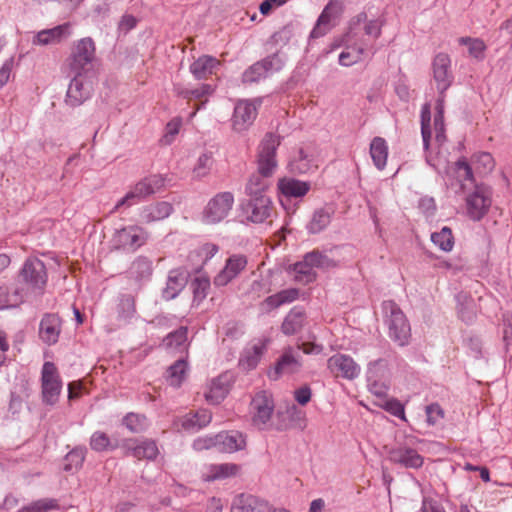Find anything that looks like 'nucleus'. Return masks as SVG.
<instances>
[{"label":"nucleus","mask_w":512,"mask_h":512,"mask_svg":"<svg viewBox=\"0 0 512 512\" xmlns=\"http://www.w3.org/2000/svg\"><path fill=\"white\" fill-rule=\"evenodd\" d=\"M421 135L427 164L438 172H447V150L444 149L447 138L445 134L444 105L442 98L437 100L436 113L433 120V128L431 125L430 105L425 104L422 106Z\"/></svg>","instance_id":"f257e3e1"},{"label":"nucleus","mask_w":512,"mask_h":512,"mask_svg":"<svg viewBox=\"0 0 512 512\" xmlns=\"http://www.w3.org/2000/svg\"><path fill=\"white\" fill-rule=\"evenodd\" d=\"M337 263L325 253L313 250L306 253L303 259L291 267L295 281L309 284L316 279V269L327 270L336 267Z\"/></svg>","instance_id":"f03ea898"},{"label":"nucleus","mask_w":512,"mask_h":512,"mask_svg":"<svg viewBox=\"0 0 512 512\" xmlns=\"http://www.w3.org/2000/svg\"><path fill=\"white\" fill-rule=\"evenodd\" d=\"M382 310L389 337L399 346L408 345L411 327L403 311L393 301H384Z\"/></svg>","instance_id":"7ed1b4c3"},{"label":"nucleus","mask_w":512,"mask_h":512,"mask_svg":"<svg viewBox=\"0 0 512 512\" xmlns=\"http://www.w3.org/2000/svg\"><path fill=\"white\" fill-rule=\"evenodd\" d=\"M164 185L165 178L162 175L155 174L143 178L118 200L112 212L118 211L122 207L128 208L138 204L146 197L159 192Z\"/></svg>","instance_id":"20e7f679"},{"label":"nucleus","mask_w":512,"mask_h":512,"mask_svg":"<svg viewBox=\"0 0 512 512\" xmlns=\"http://www.w3.org/2000/svg\"><path fill=\"white\" fill-rule=\"evenodd\" d=\"M492 205V190L490 187L479 184L466 194L465 214L472 221L482 220Z\"/></svg>","instance_id":"39448f33"},{"label":"nucleus","mask_w":512,"mask_h":512,"mask_svg":"<svg viewBox=\"0 0 512 512\" xmlns=\"http://www.w3.org/2000/svg\"><path fill=\"white\" fill-rule=\"evenodd\" d=\"M274 408V399L270 392L264 390L257 392L252 398L250 406L253 426L259 430L271 428Z\"/></svg>","instance_id":"423d86ee"},{"label":"nucleus","mask_w":512,"mask_h":512,"mask_svg":"<svg viewBox=\"0 0 512 512\" xmlns=\"http://www.w3.org/2000/svg\"><path fill=\"white\" fill-rule=\"evenodd\" d=\"M148 239L146 230L138 225H129L114 232L111 245L114 249L135 252Z\"/></svg>","instance_id":"0eeeda50"},{"label":"nucleus","mask_w":512,"mask_h":512,"mask_svg":"<svg viewBox=\"0 0 512 512\" xmlns=\"http://www.w3.org/2000/svg\"><path fill=\"white\" fill-rule=\"evenodd\" d=\"M63 383L53 362H45L41 370L42 401L46 405H55L61 394Z\"/></svg>","instance_id":"6e6552de"},{"label":"nucleus","mask_w":512,"mask_h":512,"mask_svg":"<svg viewBox=\"0 0 512 512\" xmlns=\"http://www.w3.org/2000/svg\"><path fill=\"white\" fill-rule=\"evenodd\" d=\"M234 205L231 192H220L211 198L204 207L201 221L205 224H217L223 221Z\"/></svg>","instance_id":"1a4fd4ad"},{"label":"nucleus","mask_w":512,"mask_h":512,"mask_svg":"<svg viewBox=\"0 0 512 512\" xmlns=\"http://www.w3.org/2000/svg\"><path fill=\"white\" fill-rule=\"evenodd\" d=\"M95 46L91 38L81 39L68 60V70L72 73H92Z\"/></svg>","instance_id":"9d476101"},{"label":"nucleus","mask_w":512,"mask_h":512,"mask_svg":"<svg viewBox=\"0 0 512 512\" xmlns=\"http://www.w3.org/2000/svg\"><path fill=\"white\" fill-rule=\"evenodd\" d=\"M280 145V137L273 133L265 135L259 145L258 172L272 176L277 167L276 150Z\"/></svg>","instance_id":"9b49d317"},{"label":"nucleus","mask_w":512,"mask_h":512,"mask_svg":"<svg viewBox=\"0 0 512 512\" xmlns=\"http://www.w3.org/2000/svg\"><path fill=\"white\" fill-rule=\"evenodd\" d=\"M23 282L34 293H41L47 283V271L44 263L38 258H28L20 271Z\"/></svg>","instance_id":"f8f14e48"},{"label":"nucleus","mask_w":512,"mask_h":512,"mask_svg":"<svg viewBox=\"0 0 512 512\" xmlns=\"http://www.w3.org/2000/svg\"><path fill=\"white\" fill-rule=\"evenodd\" d=\"M68 76L72 79L67 89L65 102L72 107H76L91 96L92 82L90 81V74H77L68 71Z\"/></svg>","instance_id":"ddd939ff"},{"label":"nucleus","mask_w":512,"mask_h":512,"mask_svg":"<svg viewBox=\"0 0 512 512\" xmlns=\"http://www.w3.org/2000/svg\"><path fill=\"white\" fill-rule=\"evenodd\" d=\"M382 26L383 21L381 19L368 20L367 14L361 12L350 20L345 38L348 42H352L353 40H357L361 31H364L365 35L377 39L381 35Z\"/></svg>","instance_id":"4468645a"},{"label":"nucleus","mask_w":512,"mask_h":512,"mask_svg":"<svg viewBox=\"0 0 512 512\" xmlns=\"http://www.w3.org/2000/svg\"><path fill=\"white\" fill-rule=\"evenodd\" d=\"M341 12V1L330 0L318 17L317 22L310 33V37L319 38L326 35L336 25Z\"/></svg>","instance_id":"2eb2a0df"},{"label":"nucleus","mask_w":512,"mask_h":512,"mask_svg":"<svg viewBox=\"0 0 512 512\" xmlns=\"http://www.w3.org/2000/svg\"><path fill=\"white\" fill-rule=\"evenodd\" d=\"M259 102L253 100H240L234 107L231 119L232 128L237 133L246 131L254 122L257 116Z\"/></svg>","instance_id":"dca6fc26"},{"label":"nucleus","mask_w":512,"mask_h":512,"mask_svg":"<svg viewBox=\"0 0 512 512\" xmlns=\"http://www.w3.org/2000/svg\"><path fill=\"white\" fill-rule=\"evenodd\" d=\"M273 212V204L267 195L250 197L243 206L246 219L253 223H263Z\"/></svg>","instance_id":"f3484780"},{"label":"nucleus","mask_w":512,"mask_h":512,"mask_svg":"<svg viewBox=\"0 0 512 512\" xmlns=\"http://www.w3.org/2000/svg\"><path fill=\"white\" fill-rule=\"evenodd\" d=\"M302 367L301 354L293 347H286L277 360L274 370L269 373L271 379H278L281 375H290L300 371Z\"/></svg>","instance_id":"a211bd4d"},{"label":"nucleus","mask_w":512,"mask_h":512,"mask_svg":"<svg viewBox=\"0 0 512 512\" xmlns=\"http://www.w3.org/2000/svg\"><path fill=\"white\" fill-rule=\"evenodd\" d=\"M327 368L336 377L353 380L360 374V366L352 357L345 354H335L327 360Z\"/></svg>","instance_id":"6ab92c4d"},{"label":"nucleus","mask_w":512,"mask_h":512,"mask_svg":"<svg viewBox=\"0 0 512 512\" xmlns=\"http://www.w3.org/2000/svg\"><path fill=\"white\" fill-rule=\"evenodd\" d=\"M247 266V258L242 254L231 255L225 263L223 269L215 276L214 284L216 286H226L236 278Z\"/></svg>","instance_id":"aec40b11"},{"label":"nucleus","mask_w":512,"mask_h":512,"mask_svg":"<svg viewBox=\"0 0 512 512\" xmlns=\"http://www.w3.org/2000/svg\"><path fill=\"white\" fill-rule=\"evenodd\" d=\"M451 60L448 54L439 53L433 61V77L440 94H443L452 83V73L450 71Z\"/></svg>","instance_id":"412c9836"},{"label":"nucleus","mask_w":512,"mask_h":512,"mask_svg":"<svg viewBox=\"0 0 512 512\" xmlns=\"http://www.w3.org/2000/svg\"><path fill=\"white\" fill-rule=\"evenodd\" d=\"M389 459L409 469H419L424 463V458L415 449L402 445L389 451Z\"/></svg>","instance_id":"4be33fe9"},{"label":"nucleus","mask_w":512,"mask_h":512,"mask_svg":"<svg viewBox=\"0 0 512 512\" xmlns=\"http://www.w3.org/2000/svg\"><path fill=\"white\" fill-rule=\"evenodd\" d=\"M240 466L235 463H219L205 465L201 472V478L205 482L226 480L238 475Z\"/></svg>","instance_id":"5701e85b"},{"label":"nucleus","mask_w":512,"mask_h":512,"mask_svg":"<svg viewBox=\"0 0 512 512\" xmlns=\"http://www.w3.org/2000/svg\"><path fill=\"white\" fill-rule=\"evenodd\" d=\"M61 332V320L56 314H46L40 321L39 337L47 345L55 344Z\"/></svg>","instance_id":"b1692460"},{"label":"nucleus","mask_w":512,"mask_h":512,"mask_svg":"<svg viewBox=\"0 0 512 512\" xmlns=\"http://www.w3.org/2000/svg\"><path fill=\"white\" fill-rule=\"evenodd\" d=\"M187 283V272L184 269H172L168 273L166 285L162 290V297L165 300L176 298L184 289Z\"/></svg>","instance_id":"393cba45"},{"label":"nucleus","mask_w":512,"mask_h":512,"mask_svg":"<svg viewBox=\"0 0 512 512\" xmlns=\"http://www.w3.org/2000/svg\"><path fill=\"white\" fill-rule=\"evenodd\" d=\"M26 298L24 288L13 287L8 284L0 285V310L19 307Z\"/></svg>","instance_id":"a878e982"},{"label":"nucleus","mask_w":512,"mask_h":512,"mask_svg":"<svg viewBox=\"0 0 512 512\" xmlns=\"http://www.w3.org/2000/svg\"><path fill=\"white\" fill-rule=\"evenodd\" d=\"M246 438L239 431H227L218 433V451L233 453L244 449Z\"/></svg>","instance_id":"bb28decb"},{"label":"nucleus","mask_w":512,"mask_h":512,"mask_svg":"<svg viewBox=\"0 0 512 512\" xmlns=\"http://www.w3.org/2000/svg\"><path fill=\"white\" fill-rule=\"evenodd\" d=\"M280 194L286 198H299L307 194L310 189L308 182L290 177L279 179L277 184Z\"/></svg>","instance_id":"cd10ccee"},{"label":"nucleus","mask_w":512,"mask_h":512,"mask_svg":"<svg viewBox=\"0 0 512 512\" xmlns=\"http://www.w3.org/2000/svg\"><path fill=\"white\" fill-rule=\"evenodd\" d=\"M305 323L306 314L304 309L300 306H295L285 316L281 325V331L285 335L291 336L300 332Z\"/></svg>","instance_id":"c85d7f7f"},{"label":"nucleus","mask_w":512,"mask_h":512,"mask_svg":"<svg viewBox=\"0 0 512 512\" xmlns=\"http://www.w3.org/2000/svg\"><path fill=\"white\" fill-rule=\"evenodd\" d=\"M343 41L345 42L346 47L339 54V64L341 66L350 67L362 61L365 54L364 43H358L357 40L348 42L345 37L343 38Z\"/></svg>","instance_id":"c756f323"},{"label":"nucleus","mask_w":512,"mask_h":512,"mask_svg":"<svg viewBox=\"0 0 512 512\" xmlns=\"http://www.w3.org/2000/svg\"><path fill=\"white\" fill-rule=\"evenodd\" d=\"M71 34V25L64 23L51 29L42 30L33 39L34 45H48L59 42Z\"/></svg>","instance_id":"7c9ffc66"},{"label":"nucleus","mask_w":512,"mask_h":512,"mask_svg":"<svg viewBox=\"0 0 512 512\" xmlns=\"http://www.w3.org/2000/svg\"><path fill=\"white\" fill-rule=\"evenodd\" d=\"M173 207L169 202L161 201L144 206L141 209L140 217L143 221L150 223L163 220L171 215Z\"/></svg>","instance_id":"2f4dec72"},{"label":"nucleus","mask_w":512,"mask_h":512,"mask_svg":"<svg viewBox=\"0 0 512 512\" xmlns=\"http://www.w3.org/2000/svg\"><path fill=\"white\" fill-rule=\"evenodd\" d=\"M220 65L219 60L209 55H203L190 65V72L196 79H205L212 75Z\"/></svg>","instance_id":"473e14b6"},{"label":"nucleus","mask_w":512,"mask_h":512,"mask_svg":"<svg viewBox=\"0 0 512 512\" xmlns=\"http://www.w3.org/2000/svg\"><path fill=\"white\" fill-rule=\"evenodd\" d=\"M127 450L133 457L141 460H153L157 457L159 451L153 440H142L135 443L127 444Z\"/></svg>","instance_id":"72a5a7b5"},{"label":"nucleus","mask_w":512,"mask_h":512,"mask_svg":"<svg viewBox=\"0 0 512 512\" xmlns=\"http://www.w3.org/2000/svg\"><path fill=\"white\" fill-rule=\"evenodd\" d=\"M212 420V414L206 409H199L195 413L187 414L182 419V428L196 432L206 427Z\"/></svg>","instance_id":"f704fd0d"},{"label":"nucleus","mask_w":512,"mask_h":512,"mask_svg":"<svg viewBox=\"0 0 512 512\" xmlns=\"http://www.w3.org/2000/svg\"><path fill=\"white\" fill-rule=\"evenodd\" d=\"M152 270V261L147 257L139 256L131 263L128 275L131 279L140 283L150 278Z\"/></svg>","instance_id":"c9c22d12"},{"label":"nucleus","mask_w":512,"mask_h":512,"mask_svg":"<svg viewBox=\"0 0 512 512\" xmlns=\"http://www.w3.org/2000/svg\"><path fill=\"white\" fill-rule=\"evenodd\" d=\"M266 349L265 342L259 341L251 347L246 348L239 360V364L246 370L254 369L259 363L264 351Z\"/></svg>","instance_id":"e433bc0d"},{"label":"nucleus","mask_w":512,"mask_h":512,"mask_svg":"<svg viewBox=\"0 0 512 512\" xmlns=\"http://www.w3.org/2000/svg\"><path fill=\"white\" fill-rule=\"evenodd\" d=\"M317 167L314 156L304 149H300L297 155L289 162V169L293 173H307Z\"/></svg>","instance_id":"4c0bfd02"},{"label":"nucleus","mask_w":512,"mask_h":512,"mask_svg":"<svg viewBox=\"0 0 512 512\" xmlns=\"http://www.w3.org/2000/svg\"><path fill=\"white\" fill-rule=\"evenodd\" d=\"M370 156L378 170H383L388 158V145L384 138L375 137L370 143Z\"/></svg>","instance_id":"58836bf2"},{"label":"nucleus","mask_w":512,"mask_h":512,"mask_svg":"<svg viewBox=\"0 0 512 512\" xmlns=\"http://www.w3.org/2000/svg\"><path fill=\"white\" fill-rule=\"evenodd\" d=\"M333 211L330 208H320L315 210L307 230L311 234H317L323 231L331 222Z\"/></svg>","instance_id":"ea45409f"},{"label":"nucleus","mask_w":512,"mask_h":512,"mask_svg":"<svg viewBox=\"0 0 512 512\" xmlns=\"http://www.w3.org/2000/svg\"><path fill=\"white\" fill-rule=\"evenodd\" d=\"M228 385L223 376L211 381L208 390L205 392V398L212 404L220 403L228 393Z\"/></svg>","instance_id":"a19ab883"},{"label":"nucleus","mask_w":512,"mask_h":512,"mask_svg":"<svg viewBox=\"0 0 512 512\" xmlns=\"http://www.w3.org/2000/svg\"><path fill=\"white\" fill-rule=\"evenodd\" d=\"M299 297V290L296 288H289L282 290L274 295H271L265 299V304L271 308H278L284 304L291 303L297 300Z\"/></svg>","instance_id":"79ce46f5"},{"label":"nucleus","mask_w":512,"mask_h":512,"mask_svg":"<svg viewBox=\"0 0 512 512\" xmlns=\"http://www.w3.org/2000/svg\"><path fill=\"white\" fill-rule=\"evenodd\" d=\"M269 175H262V173H256L250 176L246 185V194L249 197H256L265 195V190L269 187Z\"/></svg>","instance_id":"37998d69"},{"label":"nucleus","mask_w":512,"mask_h":512,"mask_svg":"<svg viewBox=\"0 0 512 512\" xmlns=\"http://www.w3.org/2000/svg\"><path fill=\"white\" fill-rule=\"evenodd\" d=\"M188 365L183 359L177 360L167 370V381L171 386L179 387L186 377Z\"/></svg>","instance_id":"c03bdc74"},{"label":"nucleus","mask_w":512,"mask_h":512,"mask_svg":"<svg viewBox=\"0 0 512 512\" xmlns=\"http://www.w3.org/2000/svg\"><path fill=\"white\" fill-rule=\"evenodd\" d=\"M460 45L467 46L468 54L476 60H483L485 57L486 45L479 38L461 37L458 40Z\"/></svg>","instance_id":"a18cd8bd"},{"label":"nucleus","mask_w":512,"mask_h":512,"mask_svg":"<svg viewBox=\"0 0 512 512\" xmlns=\"http://www.w3.org/2000/svg\"><path fill=\"white\" fill-rule=\"evenodd\" d=\"M431 241L442 251L449 252L454 246V237L449 227H443L440 231L431 234Z\"/></svg>","instance_id":"49530a36"},{"label":"nucleus","mask_w":512,"mask_h":512,"mask_svg":"<svg viewBox=\"0 0 512 512\" xmlns=\"http://www.w3.org/2000/svg\"><path fill=\"white\" fill-rule=\"evenodd\" d=\"M190 286L193 293V304L199 305L208 295L210 281L206 277H197Z\"/></svg>","instance_id":"de8ad7c7"},{"label":"nucleus","mask_w":512,"mask_h":512,"mask_svg":"<svg viewBox=\"0 0 512 512\" xmlns=\"http://www.w3.org/2000/svg\"><path fill=\"white\" fill-rule=\"evenodd\" d=\"M187 332L188 329L186 327H180L179 329L167 335V337L163 340V345L168 349L185 348L187 342Z\"/></svg>","instance_id":"09e8293b"},{"label":"nucleus","mask_w":512,"mask_h":512,"mask_svg":"<svg viewBox=\"0 0 512 512\" xmlns=\"http://www.w3.org/2000/svg\"><path fill=\"white\" fill-rule=\"evenodd\" d=\"M58 508L59 505L56 499L45 498L37 500L30 505L21 508L18 512H47L49 510Z\"/></svg>","instance_id":"8fccbe9b"},{"label":"nucleus","mask_w":512,"mask_h":512,"mask_svg":"<svg viewBox=\"0 0 512 512\" xmlns=\"http://www.w3.org/2000/svg\"><path fill=\"white\" fill-rule=\"evenodd\" d=\"M473 165L479 174H487L492 171L494 167V160L490 153L483 152L473 157Z\"/></svg>","instance_id":"3c124183"},{"label":"nucleus","mask_w":512,"mask_h":512,"mask_svg":"<svg viewBox=\"0 0 512 512\" xmlns=\"http://www.w3.org/2000/svg\"><path fill=\"white\" fill-rule=\"evenodd\" d=\"M123 425H125L129 431L139 433L144 431L147 427V419L143 415L129 413L124 417Z\"/></svg>","instance_id":"603ef678"},{"label":"nucleus","mask_w":512,"mask_h":512,"mask_svg":"<svg viewBox=\"0 0 512 512\" xmlns=\"http://www.w3.org/2000/svg\"><path fill=\"white\" fill-rule=\"evenodd\" d=\"M214 89L210 84H201L196 88H183L178 91V95L185 99H201L213 93Z\"/></svg>","instance_id":"864d4df0"},{"label":"nucleus","mask_w":512,"mask_h":512,"mask_svg":"<svg viewBox=\"0 0 512 512\" xmlns=\"http://www.w3.org/2000/svg\"><path fill=\"white\" fill-rule=\"evenodd\" d=\"M263 66L266 68L267 75L279 72L285 65L286 58L281 53H274L261 60Z\"/></svg>","instance_id":"5fc2aeb1"},{"label":"nucleus","mask_w":512,"mask_h":512,"mask_svg":"<svg viewBox=\"0 0 512 512\" xmlns=\"http://www.w3.org/2000/svg\"><path fill=\"white\" fill-rule=\"evenodd\" d=\"M268 75L266 73V68L263 66L261 61L256 62L252 66H250L242 76L244 83H253L257 82L263 78H266Z\"/></svg>","instance_id":"6e6d98bb"},{"label":"nucleus","mask_w":512,"mask_h":512,"mask_svg":"<svg viewBox=\"0 0 512 512\" xmlns=\"http://www.w3.org/2000/svg\"><path fill=\"white\" fill-rule=\"evenodd\" d=\"M135 300L131 295H123L120 298V302L118 304V315L119 318L124 321L130 319L135 314Z\"/></svg>","instance_id":"4d7b16f0"},{"label":"nucleus","mask_w":512,"mask_h":512,"mask_svg":"<svg viewBox=\"0 0 512 512\" xmlns=\"http://www.w3.org/2000/svg\"><path fill=\"white\" fill-rule=\"evenodd\" d=\"M86 452L87 449L85 447H76L71 450L66 456L68 464L65 466V470L70 471L80 468L85 460Z\"/></svg>","instance_id":"13d9d810"},{"label":"nucleus","mask_w":512,"mask_h":512,"mask_svg":"<svg viewBox=\"0 0 512 512\" xmlns=\"http://www.w3.org/2000/svg\"><path fill=\"white\" fill-rule=\"evenodd\" d=\"M458 181H471L473 182L474 176L471 166L468 164L465 158L459 159L455 162L453 167Z\"/></svg>","instance_id":"bf43d9fd"},{"label":"nucleus","mask_w":512,"mask_h":512,"mask_svg":"<svg viewBox=\"0 0 512 512\" xmlns=\"http://www.w3.org/2000/svg\"><path fill=\"white\" fill-rule=\"evenodd\" d=\"M110 439L108 435L101 431H96L90 438V447L92 450L102 452L110 447Z\"/></svg>","instance_id":"052dcab7"},{"label":"nucleus","mask_w":512,"mask_h":512,"mask_svg":"<svg viewBox=\"0 0 512 512\" xmlns=\"http://www.w3.org/2000/svg\"><path fill=\"white\" fill-rule=\"evenodd\" d=\"M213 164L211 155L203 153L199 156L196 165L194 166V173L197 177L201 178L206 176Z\"/></svg>","instance_id":"680f3d73"},{"label":"nucleus","mask_w":512,"mask_h":512,"mask_svg":"<svg viewBox=\"0 0 512 512\" xmlns=\"http://www.w3.org/2000/svg\"><path fill=\"white\" fill-rule=\"evenodd\" d=\"M192 447L196 451L216 448L218 450V434L212 436L198 437L193 441Z\"/></svg>","instance_id":"e2e57ef3"},{"label":"nucleus","mask_w":512,"mask_h":512,"mask_svg":"<svg viewBox=\"0 0 512 512\" xmlns=\"http://www.w3.org/2000/svg\"><path fill=\"white\" fill-rule=\"evenodd\" d=\"M231 512H252L250 497L238 495L231 505Z\"/></svg>","instance_id":"0e129e2a"},{"label":"nucleus","mask_w":512,"mask_h":512,"mask_svg":"<svg viewBox=\"0 0 512 512\" xmlns=\"http://www.w3.org/2000/svg\"><path fill=\"white\" fill-rule=\"evenodd\" d=\"M426 416L428 424L435 425L443 418V410L438 404H430L426 407Z\"/></svg>","instance_id":"69168bd1"},{"label":"nucleus","mask_w":512,"mask_h":512,"mask_svg":"<svg viewBox=\"0 0 512 512\" xmlns=\"http://www.w3.org/2000/svg\"><path fill=\"white\" fill-rule=\"evenodd\" d=\"M458 315L462 321L466 323L472 322L476 315L472 301H468L465 304H460L458 306Z\"/></svg>","instance_id":"338daca9"},{"label":"nucleus","mask_w":512,"mask_h":512,"mask_svg":"<svg viewBox=\"0 0 512 512\" xmlns=\"http://www.w3.org/2000/svg\"><path fill=\"white\" fill-rule=\"evenodd\" d=\"M384 409L393 416L405 420L404 406L396 399L387 400L384 404Z\"/></svg>","instance_id":"774afa93"}]
</instances>
